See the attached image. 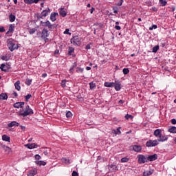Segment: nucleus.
<instances>
[{
    "instance_id": "nucleus-1",
    "label": "nucleus",
    "mask_w": 176,
    "mask_h": 176,
    "mask_svg": "<svg viewBox=\"0 0 176 176\" xmlns=\"http://www.w3.org/2000/svg\"><path fill=\"white\" fill-rule=\"evenodd\" d=\"M70 42L74 46H80L82 39L79 38V36H74L71 38Z\"/></svg>"
},
{
    "instance_id": "nucleus-2",
    "label": "nucleus",
    "mask_w": 176,
    "mask_h": 176,
    "mask_svg": "<svg viewBox=\"0 0 176 176\" xmlns=\"http://www.w3.org/2000/svg\"><path fill=\"white\" fill-rule=\"evenodd\" d=\"M30 115H34V111H32V109L30 108L29 105H27L25 108L24 111L20 113V116L25 117Z\"/></svg>"
},
{
    "instance_id": "nucleus-3",
    "label": "nucleus",
    "mask_w": 176,
    "mask_h": 176,
    "mask_svg": "<svg viewBox=\"0 0 176 176\" xmlns=\"http://www.w3.org/2000/svg\"><path fill=\"white\" fill-rule=\"evenodd\" d=\"M138 162L139 164H144V163H148V157L142 154L138 155Z\"/></svg>"
},
{
    "instance_id": "nucleus-4",
    "label": "nucleus",
    "mask_w": 176,
    "mask_h": 176,
    "mask_svg": "<svg viewBox=\"0 0 176 176\" xmlns=\"http://www.w3.org/2000/svg\"><path fill=\"white\" fill-rule=\"evenodd\" d=\"M8 47L10 52H13L14 50H16V49H19V47L12 41H8Z\"/></svg>"
},
{
    "instance_id": "nucleus-5",
    "label": "nucleus",
    "mask_w": 176,
    "mask_h": 176,
    "mask_svg": "<svg viewBox=\"0 0 176 176\" xmlns=\"http://www.w3.org/2000/svg\"><path fill=\"white\" fill-rule=\"evenodd\" d=\"M157 145H159V142H157V140H148L146 143V146H147L148 148H152L153 146H157Z\"/></svg>"
},
{
    "instance_id": "nucleus-6",
    "label": "nucleus",
    "mask_w": 176,
    "mask_h": 176,
    "mask_svg": "<svg viewBox=\"0 0 176 176\" xmlns=\"http://www.w3.org/2000/svg\"><path fill=\"white\" fill-rule=\"evenodd\" d=\"M50 34V32H49L47 29L44 28L42 30L41 38H43V39H45V41H47V36H49Z\"/></svg>"
},
{
    "instance_id": "nucleus-7",
    "label": "nucleus",
    "mask_w": 176,
    "mask_h": 176,
    "mask_svg": "<svg viewBox=\"0 0 176 176\" xmlns=\"http://www.w3.org/2000/svg\"><path fill=\"white\" fill-rule=\"evenodd\" d=\"M114 87L116 91H120V90L122 89V84H120V81L116 80L114 82Z\"/></svg>"
},
{
    "instance_id": "nucleus-8",
    "label": "nucleus",
    "mask_w": 176,
    "mask_h": 176,
    "mask_svg": "<svg viewBox=\"0 0 176 176\" xmlns=\"http://www.w3.org/2000/svg\"><path fill=\"white\" fill-rule=\"evenodd\" d=\"M155 160H157V154L147 156V162H155Z\"/></svg>"
},
{
    "instance_id": "nucleus-9",
    "label": "nucleus",
    "mask_w": 176,
    "mask_h": 176,
    "mask_svg": "<svg viewBox=\"0 0 176 176\" xmlns=\"http://www.w3.org/2000/svg\"><path fill=\"white\" fill-rule=\"evenodd\" d=\"M41 23L44 27H47L49 30H52V28H53V25H52L49 21H47L46 22L41 21Z\"/></svg>"
},
{
    "instance_id": "nucleus-10",
    "label": "nucleus",
    "mask_w": 176,
    "mask_h": 176,
    "mask_svg": "<svg viewBox=\"0 0 176 176\" xmlns=\"http://www.w3.org/2000/svg\"><path fill=\"white\" fill-rule=\"evenodd\" d=\"M25 146L28 149H35V148H38V144L35 143L27 144L25 145Z\"/></svg>"
},
{
    "instance_id": "nucleus-11",
    "label": "nucleus",
    "mask_w": 176,
    "mask_h": 176,
    "mask_svg": "<svg viewBox=\"0 0 176 176\" xmlns=\"http://www.w3.org/2000/svg\"><path fill=\"white\" fill-rule=\"evenodd\" d=\"M38 174V170H36V168H34L30 170L28 173V176H35Z\"/></svg>"
},
{
    "instance_id": "nucleus-12",
    "label": "nucleus",
    "mask_w": 176,
    "mask_h": 176,
    "mask_svg": "<svg viewBox=\"0 0 176 176\" xmlns=\"http://www.w3.org/2000/svg\"><path fill=\"white\" fill-rule=\"evenodd\" d=\"M154 135L158 138H162V129H156L154 131Z\"/></svg>"
},
{
    "instance_id": "nucleus-13",
    "label": "nucleus",
    "mask_w": 176,
    "mask_h": 176,
    "mask_svg": "<svg viewBox=\"0 0 176 176\" xmlns=\"http://www.w3.org/2000/svg\"><path fill=\"white\" fill-rule=\"evenodd\" d=\"M8 127H14V126L16 127H19V126H20V123L16 122V121H12L10 123L8 124Z\"/></svg>"
},
{
    "instance_id": "nucleus-14",
    "label": "nucleus",
    "mask_w": 176,
    "mask_h": 176,
    "mask_svg": "<svg viewBox=\"0 0 176 176\" xmlns=\"http://www.w3.org/2000/svg\"><path fill=\"white\" fill-rule=\"evenodd\" d=\"M133 149L134 152L140 153V152H141V151H142V147H141V146H138V145H133Z\"/></svg>"
},
{
    "instance_id": "nucleus-15",
    "label": "nucleus",
    "mask_w": 176,
    "mask_h": 176,
    "mask_svg": "<svg viewBox=\"0 0 176 176\" xmlns=\"http://www.w3.org/2000/svg\"><path fill=\"white\" fill-rule=\"evenodd\" d=\"M24 107V102H18L14 104V108H23Z\"/></svg>"
},
{
    "instance_id": "nucleus-16",
    "label": "nucleus",
    "mask_w": 176,
    "mask_h": 176,
    "mask_svg": "<svg viewBox=\"0 0 176 176\" xmlns=\"http://www.w3.org/2000/svg\"><path fill=\"white\" fill-rule=\"evenodd\" d=\"M24 2L28 5H32V3H38L39 0H24Z\"/></svg>"
},
{
    "instance_id": "nucleus-17",
    "label": "nucleus",
    "mask_w": 176,
    "mask_h": 176,
    "mask_svg": "<svg viewBox=\"0 0 176 176\" xmlns=\"http://www.w3.org/2000/svg\"><path fill=\"white\" fill-rule=\"evenodd\" d=\"M116 168H118V167L116 166V165L114 164H111L109 165V169L111 173H113L115 171H116Z\"/></svg>"
},
{
    "instance_id": "nucleus-18",
    "label": "nucleus",
    "mask_w": 176,
    "mask_h": 176,
    "mask_svg": "<svg viewBox=\"0 0 176 176\" xmlns=\"http://www.w3.org/2000/svg\"><path fill=\"white\" fill-rule=\"evenodd\" d=\"M14 32V25L10 24L9 26L8 31L7 32V34H12Z\"/></svg>"
},
{
    "instance_id": "nucleus-19",
    "label": "nucleus",
    "mask_w": 176,
    "mask_h": 176,
    "mask_svg": "<svg viewBox=\"0 0 176 176\" xmlns=\"http://www.w3.org/2000/svg\"><path fill=\"white\" fill-rule=\"evenodd\" d=\"M0 100L3 101V100H8V94L6 93H1L0 94Z\"/></svg>"
},
{
    "instance_id": "nucleus-20",
    "label": "nucleus",
    "mask_w": 176,
    "mask_h": 176,
    "mask_svg": "<svg viewBox=\"0 0 176 176\" xmlns=\"http://www.w3.org/2000/svg\"><path fill=\"white\" fill-rule=\"evenodd\" d=\"M167 140H168V138H167V136H163L161 135V138H159L158 141L159 142H164V141H167Z\"/></svg>"
},
{
    "instance_id": "nucleus-21",
    "label": "nucleus",
    "mask_w": 176,
    "mask_h": 176,
    "mask_svg": "<svg viewBox=\"0 0 176 176\" xmlns=\"http://www.w3.org/2000/svg\"><path fill=\"white\" fill-rule=\"evenodd\" d=\"M2 140L6 142H10V137L8 136V135H3Z\"/></svg>"
},
{
    "instance_id": "nucleus-22",
    "label": "nucleus",
    "mask_w": 176,
    "mask_h": 176,
    "mask_svg": "<svg viewBox=\"0 0 176 176\" xmlns=\"http://www.w3.org/2000/svg\"><path fill=\"white\" fill-rule=\"evenodd\" d=\"M15 89L18 90V91H20L21 90V87H20V80L16 81L14 83Z\"/></svg>"
},
{
    "instance_id": "nucleus-23",
    "label": "nucleus",
    "mask_w": 176,
    "mask_h": 176,
    "mask_svg": "<svg viewBox=\"0 0 176 176\" xmlns=\"http://www.w3.org/2000/svg\"><path fill=\"white\" fill-rule=\"evenodd\" d=\"M153 174V170H146L143 173L144 176H151Z\"/></svg>"
},
{
    "instance_id": "nucleus-24",
    "label": "nucleus",
    "mask_w": 176,
    "mask_h": 176,
    "mask_svg": "<svg viewBox=\"0 0 176 176\" xmlns=\"http://www.w3.org/2000/svg\"><path fill=\"white\" fill-rule=\"evenodd\" d=\"M58 15V13H52L51 16H50V20H52V21H56V16Z\"/></svg>"
},
{
    "instance_id": "nucleus-25",
    "label": "nucleus",
    "mask_w": 176,
    "mask_h": 176,
    "mask_svg": "<svg viewBox=\"0 0 176 176\" xmlns=\"http://www.w3.org/2000/svg\"><path fill=\"white\" fill-rule=\"evenodd\" d=\"M60 16H62V17H65L67 16V12L64 10V8H61L60 12H59Z\"/></svg>"
},
{
    "instance_id": "nucleus-26",
    "label": "nucleus",
    "mask_w": 176,
    "mask_h": 176,
    "mask_svg": "<svg viewBox=\"0 0 176 176\" xmlns=\"http://www.w3.org/2000/svg\"><path fill=\"white\" fill-rule=\"evenodd\" d=\"M50 12V11L49 10V9L48 10H43V12H41L42 17H46V16L49 14Z\"/></svg>"
},
{
    "instance_id": "nucleus-27",
    "label": "nucleus",
    "mask_w": 176,
    "mask_h": 176,
    "mask_svg": "<svg viewBox=\"0 0 176 176\" xmlns=\"http://www.w3.org/2000/svg\"><path fill=\"white\" fill-rule=\"evenodd\" d=\"M115 82H104L105 87H114Z\"/></svg>"
},
{
    "instance_id": "nucleus-28",
    "label": "nucleus",
    "mask_w": 176,
    "mask_h": 176,
    "mask_svg": "<svg viewBox=\"0 0 176 176\" xmlns=\"http://www.w3.org/2000/svg\"><path fill=\"white\" fill-rule=\"evenodd\" d=\"M9 20L10 23L14 22V21L16 20V16L13 15L12 14H10Z\"/></svg>"
},
{
    "instance_id": "nucleus-29",
    "label": "nucleus",
    "mask_w": 176,
    "mask_h": 176,
    "mask_svg": "<svg viewBox=\"0 0 176 176\" xmlns=\"http://www.w3.org/2000/svg\"><path fill=\"white\" fill-rule=\"evenodd\" d=\"M168 132L172 133L173 134H175L176 133V127L175 126H171L168 129Z\"/></svg>"
},
{
    "instance_id": "nucleus-30",
    "label": "nucleus",
    "mask_w": 176,
    "mask_h": 176,
    "mask_svg": "<svg viewBox=\"0 0 176 176\" xmlns=\"http://www.w3.org/2000/svg\"><path fill=\"white\" fill-rule=\"evenodd\" d=\"M0 69H1V71H3L4 72H6V71H8V70L6 69V65L2 63V64L1 65V66H0Z\"/></svg>"
},
{
    "instance_id": "nucleus-31",
    "label": "nucleus",
    "mask_w": 176,
    "mask_h": 176,
    "mask_svg": "<svg viewBox=\"0 0 176 176\" xmlns=\"http://www.w3.org/2000/svg\"><path fill=\"white\" fill-rule=\"evenodd\" d=\"M160 6H166L167 5V1L166 0H160Z\"/></svg>"
},
{
    "instance_id": "nucleus-32",
    "label": "nucleus",
    "mask_w": 176,
    "mask_h": 176,
    "mask_svg": "<svg viewBox=\"0 0 176 176\" xmlns=\"http://www.w3.org/2000/svg\"><path fill=\"white\" fill-rule=\"evenodd\" d=\"M83 71H85V69L79 67H76V72L78 74H83Z\"/></svg>"
},
{
    "instance_id": "nucleus-33",
    "label": "nucleus",
    "mask_w": 176,
    "mask_h": 176,
    "mask_svg": "<svg viewBox=\"0 0 176 176\" xmlns=\"http://www.w3.org/2000/svg\"><path fill=\"white\" fill-rule=\"evenodd\" d=\"M36 164L38 166H46V162L44 161H36Z\"/></svg>"
},
{
    "instance_id": "nucleus-34",
    "label": "nucleus",
    "mask_w": 176,
    "mask_h": 176,
    "mask_svg": "<svg viewBox=\"0 0 176 176\" xmlns=\"http://www.w3.org/2000/svg\"><path fill=\"white\" fill-rule=\"evenodd\" d=\"M89 87H90L91 90H94V89H96V83H94L93 82H90Z\"/></svg>"
},
{
    "instance_id": "nucleus-35",
    "label": "nucleus",
    "mask_w": 176,
    "mask_h": 176,
    "mask_svg": "<svg viewBox=\"0 0 176 176\" xmlns=\"http://www.w3.org/2000/svg\"><path fill=\"white\" fill-rule=\"evenodd\" d=\"M63 163H65V164H70L69 160H67V158H63L62 159Z\"/></svg>"
},
{
    "instance_id": "nucleus-36",
    "label": "nucleus",
    "mask_w": 176,
    "mask_h": 176,
    "mask_svg": "<svg viewBox=\"0 0 176 176\" xmlns=\"http://www.w3.org/2000/svg\"><path fill=\"white\" fill-rule=\"evenodd\" d=\"M31 83H32V79H27L25 81V85L27 86H31Z\"/></svg>"
},
{
    "instance_id": "nucleus-37",
    "label": "nucleus",
    "mask_w": 176,
    "mask_h": 176,
    "mask_svg": "<svg viewBox=\"0 0 176 176\" xmlns=\"http://www.w3.org/2000/svg\"><path fill=\"white\" fill-rule=\"evenodd\" d=\"M122 72H123L124 75H127V74H129V72H130V70H129V68H124L122 70Z\"/></svg>"
},
{
    "instance_id": "nucleus-38",
    "label": "nucleus",
    "mask_w": 176,
    "mask_h": 176,
    "mask_svg": "<svg viewBox=\"0 0 176 176\" xmlns=\"http://www.w3.org/2000/svg\"><path fill=\"white\" fill-rule=\"evenodd\" d=\"M1 60H3V61H9V58H8V56L7 55H4V56H2L1 57Z\"/></svg>"
},
{
    "instance_id": "nucleus-39",
    "label": "nucleus",
    "mask_w": 176,
    "mask_h": 176,
    "mask_svg": "<svg viewBox=\"0 0 176 176\" xmlns=\"http://www.w3.org/2000/svg\"><path fill=\"white\" fill-rule=\"evenodd\" d=\"M157 50H159V45H155L153 48V53H157Z\"/></svg>"
},
{
    "instance_id": "nucleus-40",
    "label": "nucleus",
    "mask_w": 176,
    "mask_h": 176,
    "mask_svg": "<svg viewBox=\"0 0 176 176\" xmlns=\"http://www.w3.org/2000/svg\"><path fill=\"white\" fill-rule=\"evenodd\" d=\"M66 117L67 118V119L72 118V113L71 111H67L66 113Z\"/></svg>"
},
{
    "instance_id": "nucleus-41",
    "label": "nucleus",
    "mask_w": 176,
    "mask_h": 176,
    "mask_svg": "<svg viewBox=\"0 0 176 176\" xmlns=\"http://www.w3.org/2000/svg\"><path fill=\"white\" fill-rule=\"evenodd\" d=\"M121 162H122V163H127V162H129V158L123 157L121 159Z\"/></svg>"
},
{
    "instance_id": "nucleus-42",
    "label": "nucleus",
    "mask_w": 176,
    "mask_h": 176,
    "mask_svg": "<svg viewBox=\"0 0 176 176\" xmlns=\"http://www.w3.org/2000/svg\"><path fill=\"white\" fill-rule=\"evenodd\" d=\"M74 51H75V49H74L73 47H69V56H71L72 54V53H74Z\"/></svg>"
},
{
    "instance_id": "nucleus-43",
    "label": "nucleus",
    "mask_w": 176,
    "mask_h": 176,
    "mask_svg": "<svg viewBox=\"0 0 176 176\" xmlns=\"http://www.w3.org/2000/svg\"><path fill=\"white\" fill-rule=\"evenodd\" d=\"M113 13H115L116 14H118V10H119V8L115 6V7H113Z\"/></svg>"
},
{
    "instance_id": "nucleus-44",
    "label": "nucleus",
    "mask_w": 176,
    "mask_h": 176,
    "mask_svg": "<svg viewBox=\"0 0 176 176\" xmlns=\"http://www.w3.org/2000/svg\"><path fill=\"white\" fill-rule=\"evenodd\" d=\"M125 119H126V120H129V119H133V116L130 114H126L125 116Z\"/></svg>"
},
{
    "instance_id": "nucleus-45",
    "label": "nucleus",
    "mask_w": 176,
    "mask_h": 176,
    "mask_svg": "<svg viewBox=\"0 0 176 176\" xmlns=\"http://www.w3.org/2000/svg\"><path fill=\"white\" fill-rule=\"evenodd\" d=\"M75 65H74L70 69H69V72H71V74H74V68H75V67H76V63H74Z\"/></svg>"
},
{
    "instance_id": "nucleus-46",
    "label": "nucleus",
    "mask_w": 176,
    "mask_h": 176,
    "mask_svg": "<svg viewBox=\"0 0 176 176\" xmlns=\"http://www.w3.org/2000/svg\"><path fill=\"white\" fill-rule=\"evenodd\" d=\"M32 97V95H31V94H28V95H26V96H25V101H28V100H29L30 98H31Z\"/></svg>"
},
{
    "instance_id": "nucleus-47",
    "label": "nucleus",
    "mask_w": 176,
    "mask_h": 176,
    "mask_svg": "<svg viewBox=\"0 0 176 176\" xmlns=\"http://www.w3.org/2000/svg\"><path fill=\"white\" fill-rule=\"evenodd\" d=\"M3 149H4V151H10V147L3 145L2 146Z\"/></svg>"
},
{
    "instance_id": "nucleus-48",
    "label": "nucleus",
    "mask_w": 176,
    "mask_h": 176,
    "mask_svg": "<svg viewBox=\"0 0 176 176\" xmlns=\"http://www.w3.org/2000/svg\"><path fill=\"white\" fill-rule=\"evenodd\" d=\"M65 83H67V80H63L62 82H61V86L62 87H65Z\"/></svg>"
},
{
    "instance_id": "nucleus-49",
    "label": "nucleus",
    "mask_w": 176,
    "mask_h": 176,
    "mask_svg": "<svg viewBox=\"0 0 176 176\" xmlns=\"http://www.w3.org/2000/svg\"><path fill=\"white\" fill-rule=\"evenodd\" d=\"M63 34L66 35H71V33H69V29H66Z\"/></svg>"
},
{
    "instance_id": "nucleus-50",
    "label": "nucleus",
    "mask_w": 176,
    "mask_h": 176,
    "mask_svg": "<svg viewBox=\"0 0 176 176\" xmlns=\"http://www.w3.org/2000/svg\"><path fill=\"white\" fill-rule=\"evenodd\" d=\"M35 159H36V160H41V159H42V157H41V155L36 154L35 155Z\"/></svg>"
},
{
    "instance_id": "nucleus-51",
    "label": "nucleus",
    "mask_w": 176,
    "mask_h": 176,
    "mask_svg": "<svg viewBox=\"0 0 176 176\" xmlns=\"http://www.w3.org/2000/svg\"><path fill=\"white\" fill-rule=\"evenodd\" d=\"M72 176H79V174L77 173V172L74 170V171L72 172Z\"/></svg>"
},
{
    "instance_id": "nucleus-52",
    "label": "nucleus",
    "mask_w": 176,
    "mask_h": 176,
    "mask_svg": "<svg viewBox=\"0 0 176 176\" xmlns=\"http://www.w3.org/2000/svg\"><path fill=\"white\" fill-rule=\"evenodd\" d=\"M36 31V30L35 29H32V30H30L29 32H30V34H35Z\"/></svg>"
},
{
    "instance_id": "nucleus-53",
    "label": "nucleus",
    "mask_w": 176,
    "mask_h": 176,
    "mask_svg": "<svg viewBox=\"0 0 176 176\" xmlns=\"http://www.w3.org/2000/svg\"><path fill=\"white\" fill-rule=\"evenodd\" d=\"M115 28L118 30V31H120V30H122V28L119 25H116Z\"/></svg>"
},
{
    "instance_id": "nucleus-54",
    "label": "nucleus",
    "mask_w": 176,
    "mask_h": 176,
    "mask_svg": "<svg viewBox=\"0 0 176 176\" xmlns=\"http://www.w3.org/2000/svg\"><path fill=\"white\" fill-rule=\"evenodd\" d=\"M117 6H122V5H123V1H118L117 3H116Z\"/></svg>"
},
{
    "instance_id": "nucleus-55",
    "label": "nucleus",
    "mask_w": 176,
    "mask_h": 176,
    "mask_svg": "<svg viewBox=\"0 0 176 176\" xmlns=\"http://www.w3.org/2000/svg\"><path fill=\"white\" fill-rule=\"evenodd\" d=\"M85 49H87V50H90V49H91L90 44L87 45L85 47Z\"/></svg>"
},
{
    "instance_id": "nucleus-56",
    "label": "nucleus",
    "mask_w": 176,
    "mask_h": 176,
    "mask_svg": "<svg viewBox=\"0 0 176 176\" xmlns=\"http://www.w3.org/2000/svg\"><path fill=\"white\" fill-rule=\"evenodd\" d=\"M170 123H172L173 124H176V120L175 118L172 119L170 120Z\"/></svg>"
},
{
    "instance_id": "nucleus-57",
    "label": "nucleus",
    "mask_w": 176,
    "mask_h": 176,
    "mask_svg": "<svg viewBox=\"0 0 176 176\" xmlns=\"http://www.w3.org/2000/svg\"><path fill=\"white\" fill-rule=\"evenodd\" d=\"M20 127H21V129L23 131H25V126L21 125Z\"/></svg>"
},
{
    "instance_id": "nucleus-58",
    "label": "nucleus",
    "mask_w": 176,
    "mask_h": 176,
    "mask_svg": "<svg viewBox=\"0 0 176 176\" xmlns=\"http://www.w3.org/2000/svg\"><path fill=\"white\" fill-rule=\"evenodd\" d=\"M0 32H5V28L3 27L0 28Z\"/></svg>"
},
{
    "instance_id": "nucleus-59",
    "label": "nucleus",
    "mask_w": 176,
    "mask_h": 176,
    "mask_svg": "<svg viewBox=\"0 0 176 176\" xmlns=\"http://www.w3.org/2000/svg\"><path fill=\"white\" fill-rule=\"evenodd\" d=\"M117 131H118V134H122V132L120 131V127H118L117 129Z\"/></svg>"
},
{
    "instance_id": "nucleus-60",
    "label": "nucleus",
    "mask_w": 176,
    "mask_h": 176,
    "mask_svg": "<svg viewBox=\"0 0 176 176\" xmlns=\"http://www.w3.org/2000/svg\"><path fill=\"white\" fill-rule=\"evenodd\" d=\"M43 153H44L45 156H47V155H49V153L47 152V151H45L43 152Z\"/></svg>"
},
{
    "instance_id": "nucleus-61",
    "label": "nucleus",
    "mask_w": 176,
    "mask_h": 176,
    "mask_svg": "<svg viewBox=\"0 0 176 176\" xmlns=\"http://www.w3.org/2000/svg\"><path fill=\"white\" fill-rule=\"evenodd\" d=\"M46 76H47V74L44 73L42 74V78H46Z\"/></svg>"
},
{
    "instance_id": "nucleus-62",
    "label": "nucleus",
    "mask_w": 176,
    "mask_h": 176,
    "mask_svg": "<svg viewBox=\"0 0 176 176\" xmlns=\"http://www.w3.org/2000/svg\"><path fill=\"white\" fill-rule=\"evenodd\" d=\"M119 104H124V101L122 100H119Z\"/></svg>"
},
{
    "instance_id": "nucleus-63",
    "label": "nucleus",
    "mask_w": 176,
    "mask_h": 176,
    "mask_svg": "<svg viewBox=\"0 0 176 176\" xmlns=\"http://www.w3.org/2000/svg\"><path fill=\"white\" fill-rule=\"evenodd\" d=\"M13 96H14V97H17L18 94H16V92H14Z\"/></svg>"
},
{
    "instance_id": "nucleus-64",
    "label": "nucleus",
    "mask_w": 176,
    "mask_h": 176,
    "mask_svg": "<svg viewBox=\"0 0 176 176\" xmlns=\"http://www.w3.org/2000/svg\"><path fill=\"white\" fill-rule=\"evenodd\" d=\"M90 12H91V14H93V12H94V8H92L91 9V11H90Z\"/></svg>"
}]
</instances>
